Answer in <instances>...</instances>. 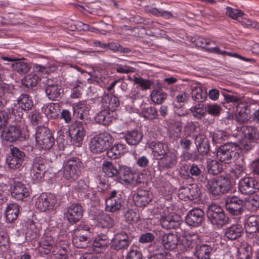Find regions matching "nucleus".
I'll list each match as a JSON object with an SVG mask.
<instances>
[{
	"mask_svg": "<svg viewBox=\"0 0 259 259\" xmlns=\"http://www.w3.org/2000/svg\"><path fill=\"white\" fill-rule=\"evenodd\" d=\"M114 141V138L109 133H100L91 139L89 144L90 150L94 153H101L109 148Z\"/></svg>",
	"mask_w": 259,
	"mask_h": 259,
	"instance_id": "f257e3e1",
	"label": "nucleus"
},
{
	"mask_svg": "<svg viewBox=\"0 0 259 259\" xmlns=\"http://www.w3.org/2000/svg\"><path fill=\"white\" fill-rule=\"evenodd\" d=\"M82 168V163L78 158L73 157L68 159L63 163V177L67 180L73 181L81 174Z\"/></svg>",
	"mask_w": 259,
	"mask_h": 259,
	"instance_id": "f03ea898",
	"label": "nucleus"
},
{
	"mask_svg": "<svg viewBox=\"0 0 259 259\" xmlns=\"http://www.w3.org/2000/svg\"><path fill=\"white\" fill-rule=\"evenodd\" d=\"M206 215L211 223L218 227H222L229 222V218L225 214L223 209L215 203L209 205Z\"/></svg>",
	"mask_w": 259,
	"mask_h": 259,
	"instance_id": "7ed1b4c3",
	"label": "nucleus"
},
{
	"mask_svg": "<svg viewBox=\"0 0 259 259\" xmlns=\"http://www.w3.org/2000/svg\"><path fill=\"white\" fill-rule=\"evenodd\" d=\"M239 146L236 143L228 142L220 146L217 153V158L222 162L230 163L238 153Z\"/></svg>",
	"mask_w": 259,
	"mask_h": 259,
	"instance_id": "20e7f679",
	"label": "nucleus"
},
{
	"mask_svg": "<svg viewBox=\"0 0 259 259\" xmlns=\"http://www.w3.org/2000/svg\"><path fill=\"white\" fill-rule=\"evenodd\" d=\"M35 140L38 147L44 150L51 149L55 143L54 138L50 132L41 126L36 129Z\"/></svg>",
	"mask_w": 259,
	"mask_h": 259,
	"instance_id": "39448f33",
	"label": "nucleus"
},
{
	"mask_svg": "<svg viewBox=\"0 0 259 259\" xmlns=\"http://www.w3.org/2000/svg\"><path fill=\"white\" fill-rule=\"evenodd\" d=\"M26 159L25 153L15 146L10 147V155L7 158V162L9 168L19 169Z\"/></svg>",
	"mask_w": 259,
	"mask_h": 259,
	"instance_id": "423d86ee",
	"label": "nucleus"
},
{
	"mask_svg": "<svg viewBox=\"0 0 259 259\" xmlns=\"http://www.w3.org/2000/svg\"><path fill=\"white\" fill-rule=\"evenodd\" d=\"M238 188L241 194L250 195L259 190V182L254 178L245 176L239 180Z\"/></svg>",
	"mask_w": 259,
	"mask_h": 259,
	"instance_id": "0eeeda50",
	"label": "nucleus"
},
{
	"mask_svg": "<svg viewBox=\"0 0 259 259\" xmlns=\"http://www.w3.org/2000/svg\"><path fill=\"white\" fill-rule=\"evenodd\" d=\"M132 240L133 236L131 233L121 231L114 235L111 240V247L117 251L127 249Z\"/></svg>",
	"mask_w": 259,
	"mask_h": 259,
	"instance_id": "6e6552de",
	"label": "nucleus"
},
{
	"mask_svg": "<svg viewBox=\"0 0 259 259\" xmlns=\"http://www.w3.org/2000/svg\"><path fill=\"white\" fill-rule=\"evenodd\" d=\"M123 203L122 192L113 190L106 200V210L112 213L116 212L122 208Z\"/></svg>",
	"mask_w": 259,
	"mask_h": 259,
	"instance_id": "1a4fd4ad",
	"label": "nucleus"
},
{
	"mask_svg": "<svg viewBox=\"0 0 259 259\" xmlns=\"http://www.w3.org/2000/svg\"><path fill=\"white\" fill-rule=\"evenodd\" d=\"M225 208L232 215L239 216L243 211L244 201L236 196L228 197L225 200Z\"/></svg>",
	"mask_w": 259,
	"mask_h": 259,
	"instance_id": "9d476101",
	"label": "nucleus"
},
{
	"mask_svg": "<svg viewBox=\"0 0 259 259\" xmlns=\"http://www.w3.org/2000/svg\"><path fill=\"white\" fill-rule=\"evenodd\" d=\"M158 161V168L160 170L172 169L178 163V153L176 151H168Z\"/></svg>",
	"mask_w": 259,
	"mask_h": 259,
	"instance_id": "9b49d317",
	"label": "nucleus"
},
{
	"mask_svg": "<svg viewBox=\"0 0 259 259\" xmlns=\"http://www.w3.org/2000/svg\"><path fill=\"white\" fill-rule=\"evenodd\" d=\"M45 160L41 156L36 157L34 160L31 170L32 179L36 183L41 181L46 171Z\"/></svg>",
	"mask_w": 259,
	"mask_h": 259,
	"instance_id": "f8f14e48",
	"label": "nucleus"
},
{
	"mask_svg": "<svg viewBox=\"0 0 259 259\" xmlns=\"http://www.w3.org/2000/svg\"><path fill=\"white\" fill-rule=\"evenodd\" d=\"M83 208L78 203H73L67 207L64 212L67 220L71 224L78 222L83 215Z\"/></svg>",
	"mask_w": 259,
	"mask_h": 259,
	"instance_id": "ddd939ff",
	"label": "nucleus"
},
{
	"mask_svg": "<svg viewBox=\"0 0 259 259\" xmlns=\"http://www.w3.org/2000/svg\"><path fill=\"white\" fill-rule=\"evenodd\" d=\"M182 222L180 215L174 212L162 215L160 218V224L163 229L166 230L176 229L179 228Z\"/></svg>",
	"mask_w": 259,
	"mask_h": 259,
	"instance_id": "4468645a",
	"label": "nucleus"
},
{
	"mask_svg": "<svg viewBox=\"0 0 259 259\" xmlns=\"http://www.w3.org/2000/svg\"><path fill=\"white\" fill-rule=\"evenodd\" d=\"M118 174L120 175L118 181L122 184L135 185L138 183V180L135 179L133 170L126 165H119Z\"/></svg>",
	"mask_w": 259,
	"mask_h": 259,
	"instance_id": "2eb2a0df",
	"label": "nucleus"
},
{
	"mask_svg": "<svg viewBox=\"0 0 259 259\" xmlns=\"http://www.w3.org/2000/svg\"><path fill=\"white\" fill-rule=\"evenodd\" d=\"M204 211L199 208H195L190 210L185 217L186 224L191 227L200 226L204 219Z\"/></svg>",
	"mask_w": 259,
	"mask_h": 259,
	"instance_id": "dca6fc26",
	"label": "nucleus"
},
{
	"mask_svg": "<svg viewBox=\"0 0 259 259\" xmlns=\"http://www.w3.org/2000/svg\"><path fill=\"white\" fill-rule=\"evenodd\" d=\"M91 236L90 231L81 233L79 231H73L72 236V243L77 248H86L91 242Z\"/></svg>",
	"mask_w": 259,
	"mask_h": 259,
	"instance_id": "f3484780",
	"label": "nucleus"
},
{
	"mask_svg": "<svg viewBox=\"0 0 259 259\" xmlns=\"http://www.w3.org/2000/svg\"><path fill=\"white\" fill-rule=\"evenodd\" d=\"M73 115L82 120H86L89 118L90 108L85 101H79L73 104Z\"/></svg>",
	"mask_w": 259,
	"mask_h": 259,
	"instance_id": "a211bd4d",
	"label": "nucleus"
},
{
	"mask_svg": "<svg viewBox=\"0 0 259 259\" xmlns=\"http://www.w3.org/2000/svg\"><path fill=\"white\" fill-rule=\"evenodd\" d=\"M149 148L152 150V154L155 160H159L161 158V157L169 150L166 144L156 141L151 142Z\"/></svg>",
	"mask_w": 259,
	"mask_h": 259,
	"instance_id": "6ab92c4d",
	"label": "nucleus"
},
{
	"mask_svg": "<svg viewBox=\"0 0 259 259\" xmlns=\"http://www.w3.org/2000/svg\"><path fill=\"white\" fill-rule=\"evenodd\" d=\"M200 195L199 189L196 185H190L188 187H184L180 190L179 196L180 199L193 200L199 198Z\"/></svg>",
	"mask_w": 259,
	"mask_h": 259,
	"instance_id": "aec40b11",
	"label": "nucleus"
},
{
	"mask_svg": "<svg viewBox=\"0 0 259 259\" xmlns=\"http://www.w3.org/2000/svg\"><path fill=\"white\" fill-rule=\"evenodd\" d=\"M195 143L198 152L203 155H206L209 152V143L206 137L202 134L193 135Z\"/></svg>",
	"mask_w": 259,
	"mask_h": 259,
	"instance_id": "412c9836",
	"label": "nucleus"
},
{
	"mask_svg": "<svg viewBox=\"0 0 259 259\" xmlns=\"http://www.w3.org/2000/svg\"><path fill=\"white\" fill-rule=\"evenodd\" d=\"M6 139L7 141L13 142L17 140H25L26 136L22 133L19 125H12L9 127L6 132Z\"/></svg>",
	"mask_w": 259,
	"mask_h": 259,
	"instance_id": "4be33fe9",
	"label": "nucleus"
},
{
	"mask_svg": "<svg viewBox=\"0 0 259 259\" xmlns=\"http://www.w3.org/2000/svg\"><path fill=\"white\" fill-rule=\"evenodd\" d=\"M52 80L50 79L47 80V85L45 93L48 98L51 100H58L61 98L63 90L59 87L57 84L51 83Z\"/></svg>",
	"mask_w": 259,
	"mask_h": 259,
	"instance_id": "5701e85b",
	"label": "nucleus"
},
{
	"mask_svg": "<svg viewBox=\"0 0 259 259\" xmlns=\"http://www.w3.org/2000/svg\"><path fill=\"white\" fill-rule=\"evenodd\" d=\"M56 203V200L52 196H47L45 194H41L35 203L37 208L41 211L52 208Z\"/></svg>",
	"mask_w": 259,
	"mask_h": 259,
	"instance_id": "b1692460",
	"label": "nucleus"
},
{
	"mask_svg": "<svg viewBox=\"0 0 259 259\" xmlns=\"http://www.w3.org/2000/svg\"><path fill=\"white\" fill-rule=\"evenodd\" d=\"M101 108L106 109L114 112L118 107L120 102L114 95L107 94L104 96L101 101Z\"/></svg>",
	"mask_w": 259,
	"mask_h": 259,
	"instance_id": "393cba45",
	"label": "nucleus"
},
{
	"mask_svg": "<svg viewBox=\"0 0 259 259\" xmlns=\"http://www.w3.org/2000/svg\"><path fill=\"white\" fill-rule=\"evenodd\" d=\"M115 119V114L114 112L103 108L95 117L96 122L103 125H109Z\"/></svg>",
	"mask_w": 259,
	"mask_h": 259,
	"instance_id": "a878e982",
	"label": "nucleus"
},
{
	"mask_svg": "<svg viewBox=\"0 0 259 259\" xmlns=\"http://www.w3.org/2000/svg\"><path fill=\"white\" fill-rule=\"evenodd\" d=\"M180 242V238L177 234L167 233L161 238V243L164 248L167 250H173L178 246Z\"/></svg>",
	"mask_w": 259,
	"mask_h": 259,
	"instance_id": "bb28decb",
	"label": "nucleus"
},
{
	"mask_svg": "<svg viewBox=\"0 0 259 259\" xmlns=\"http://www.w3.org/2000/svg\"><path fill=\"white\" fill-rule=\"evenodd\" d=\"M71 135H74L72 139L69 140L72 144L76 147H80L83 142V140L85 136V130L84 128L80 125H75L72 126L70 129Z\"/></svg>",
	"mask_w": 259,
	"mask_h": 259,
	"instance_id": "cd10ccee",
	"label": "nucleus"
},
{
	"mask_svg": "<svg viewBox=\"0 0 259 259\" xmlns=\"http://www.w3.org/2000/svg\"><path fill=\"white\" fill-rule=\"evenodd\" d=\"M54 245V240L50 232H46L39 242L38 249L40 252L48 254Z\"/></svg>",
	"mask_w": 259,
	"mask_h": 259,
	"instance_id": "c85d7f7f",
	"label": "nucleus"
},
{
	"mask_svg": "<svg viewBox=\"0 0 259 259\" xmlns=\"http://www.w3.org/2000/svg\"><path fill=\"white\" fill-rule=\"evenodd\" d=\"M28 189L22 182H15L13 184L12 196L15 199L21 200L29 196Z\"/></svg>",
	"mask_w": 259,
	"mask_h": 259,
	"instance_id": "c756f323",
	"label": "nucleus"
},
{
	"mask_svg": "<svg viewBox=\"0 0 259 259\" xmlns=\"http://www.w3.org/2000/svg\"><path fill=\"white\" fill-rule=\"evenodd\" d=\"M109 244V240L106 235H99L93 242L92 248L97 253H102L107 249Z\"/></svg>",
	"mask_w": 259,
	"mask_h": 259,
	"instance_id": "7c9ffc66",
	"label": "nucleus"
},
{
	"mask_svg": "<svg viewBox=\"0 0 259 259\" xmlns=\"http://www.w3.org/2000/svg\"><path fill=\"white\" fill-rule=\"evenodd\" d=\"M133 200L136 206L142 207L147 205L151 201V197L148 191L141 190L134 194Z\"/></svg>",
	"mask_w": 259,
	"mask_h": 259,
	"instance_id": "2f4dec72",
	"label": "nucleus"
},
{
	"mask_svg": "<svg viewBox=\"0 0 259 259\" xmlns=\"http://www.w3.org/2000/svg\"><path fill=\"white\" fill-rule=\"evenodd\" d=\"M244 229L247 234H253L259 230V215L248 217L244 222Z\"/></svg>",
	"mask_w": 259,
	"mask_h": 259,
	"instance_id": "473e14b6",
	"label": "nucleus"
},
{
	"mask_svg": "<svg viewBox=\"0 0 259 259\" xmlns=\"http://www.w3.org/2000/svg\"><path fill=\"white\" fill-rule=\"evenodd\" d=\"M212 250L211 243L202 244L195 247L194 255L198 259H209Z\"/></svg>",
	"mask_w": 259,
	"mask_h": 259,
	"instance_id": "72a5a7b5",
	"label": "nucleus"
},
{
	"mask_svg": "<svg viewBox=\"0 0 259 259\" xmlns=\"http://www.w3.org/2000/svg\"><path fill=\"white\" fill-rule=\"evenodd\" d=\"M42 111L50 118L55 119L59 115L60 112V106L57 103H51L44 105L42 107Z\"/></svg>",
	"mask_w": 259,
	"mask_h": 259,
	"instance_id": "f704fd0d",
	"label": "nucleus"
},
{
	"mask_svg": "<svg viewBox=\"0 0 259 259\" xmlns=\"http://www.w3.org/2000/svg\"><path fill=\"white\" fill-rule=\"evenodd\" d=\"M243 229L240 224H234L225 229V235L229 240H235L240 237Z\"/></svg>",
	"mask_w": 259,
	"mask_h": 259,
	"instance_id": "c9c22d12",
	"label": "nucleus"
},
{
	"mask_svg": "<svg viewBox=\"0 0 259 259\" xmlns=\"http://www.w3.org/2000/svg\"><path fill=\"white\" fill-rule=\"evenodd\" d=\"M17 103L20 109L28 111L33 107V102L31 97L28 94H22L17 99Z\"/></svg>",
	"mask_w": 259,
	"mask_h": 259,
	"instance_id": "e433bc0d",
	"label": "nucleus"
},
{
	"mask_svg": "<svg viewBox=\"0 0 259 259\" xmlns=\"http://www.w3.org/2000/svg\"><path fill=\"white\" fill-rule=\"evenodd\" d=\"M199 240V237L197 235H193L187 236L186 237H183L181 243L179 242L178 246L180 248V249L183 251H188L191 248H193L196 247V243L194 242V241H197Z\"/></svg>",
	"mask_w": 259,
	"mask_h": 259,
	"instance_id": "4c0bfd02",
	"label": "nucleus"
},
{
	"mask_svg": "<svg viewBox=\"0 0 259 259\" xmlns=\"http://www.w3.org/2000/svg\"><path fill=\"white\" fill-rule=\"evenodd\" d=\"M126 151L125 144L119 143L113 146L107 152L109 158L115 159L120 157Z\"/></svg>",
	"mask_w": 259,
	"mask_h": 259,
	"instance_id": "58836bf2",
	"label": "nucleus"
},
{
	"mask_svg": "<svg viewBox=\"0 0 259 259\" xmlns=\"http://www.w3.org/2000/svg\"><path fill=\"white\" fill-rule=\"evenodd\" d=\"M142 133L137 130L128 131L124 135L125 141L130 145H137L142 140Z\"/></svg>",
	"mask_w": 259,
	"mask_h": 259,
	"instance_id": "ea45409f",
	"label": "nucleus"
},
{
	"mask_svg": "<svg viewBox=\"0 0 259 259\" xmlns=\"http://www.w3.org/2000/svg\"><path fill=\"white\" fill-rule=\"evenodd\" d=\"M19 212V206L17 203L9 204L6 210L7 221L10 223L15 221L17 219Z\"/></svg>",
	"mask_w": 259,
	"mask_h": 259,
	"instance_id": "a19ab883",
	"label": "nucleus"
},
{
	"mask_svg": "<svg viewBox=\"0 0 259 259\" xmlns=\"http://www.w3.org/2000/svg\"><path fill=\"white\" fill-rule=\"evenodd\" d=\"M192 99L197 102H203L207 98L206 90L201 87H194L192 89Z\"/></svg>",
	"mask_w": 259,
	"mask_h": 259,
	"instance_id": "79ce46f5",
	"label": "nucleus"
},
{
	"mask_svg": "<svg viewBox=\"0 0 259 259\" xmlns=\"http://www.w3.org/2000/svg\"><path fill=\"white\" fill-rule=\"evenodd\" d=\"M7 110L9 117L14 119L17 122L21 123L23 113V110L20 109L19 106L17 107L15 104L13 107L7 108Z\"/></svg>",
	"mask_w": 259,
	"mask_h": 259,
	"instance_id": "37998d69",
	"label": "nucleus"
},
{
	"mask_svg": "<svg viewBox=\"0 0 259 259\" xmlns=\"http://www.w3.org/2000/svg\"><path fill=\"white\" fill-rule=\"evenodd\" d=\"M246 163L243 157L238 159L236 162L234 168L232 170V174L236 178H239L245 173Z\"/></svg>",
	"mask_w": 259,
	"mask_h": 259,
	"instance_id": "c03bdc74",
	"label": "nucleus"
},
{
	"mask_svg": "<svg viewBox=\"0 0 259 259\" xmlns=\"http://www.w3.org/2000/svg\"><path fill=\"white\" fill-rule=\"evenodd\" d=\"M12 67L13 70L21 74L27 73L30 70L29 64L20 60H16L12 64Z\"/></svg>",
	"mask_w": 259,
	"mask_h": 259,
	"instance_id": "a18cd8bd",
	"label": "nucleus"
},
{
	"mask_svg": "<svg viewBox=\"0 0 259 259\" xmlns=\"http://www.w3.org/2000/svg\"><path fill=\"white\" fill-rule=\"evenodd\" d=\"M206 188L213 199H217L223 194L215 180L208 181Z\"/></svg>",
	"mask_w": 259,
	"mask_h": 259,
	"instance_id": "49530a36",
	"label": "nucleus"
},
{
	"mask_svg": "<svg viewBox=\"0 0 259 259\" xmlns=\"http://www.w3.org/2000/svg\"><path fill=\"white\" fill-rule=\"evenodd\" d=\"M223 194L227 193L231 187V182L228 177L220 176L215 180Z\"/></svg>",
	"mask_w": 259,
	"mask_h": 259,
	"instance_id": "de8ad7c7",
	"label": "nucleus"
},
{
	"mask_svg": "<svg viewBox=\"0 0 259 259\" xmlns=\"http://www.w3.org/2000/svg\"><path fill=\"white\" fill-rule=\"evenodd\" d=\"M242 130L246 139L254 141L259 139V132L254 126H244L242 127Z\"/></svg>",
	"mask_w": 259,
	"mask_h": 259,
	"instance_id": "09e8293b",
	"label": "nucleus"
},
{
	"mask_svg": "<svg viewBox=\"0 0 259 259\" xmlns=\"http://www.w3.org/2000/svg\"><path fill=\"white\" fill-rule=\"evenodd\" d=\"M39 79V78L37 75L31 73L25 76L21 80V82L25 87L33 88L37 84Z\"/></svg>",
	"mask_w": 259,
	"mask_h": 259,
	"instance_id": "8fccbe9b",
	"label": "nucleus"
},
{
	"mask_svg": "<svg viewBox=\"0 0 259 259\" xmlns=\"http://www.w3.org/2000/svg\"><path fill=\"white\" fill-rule=\"evenodd\" d=\"M103 171L108 177H113L119 174V170L109 161H104L102 165Z\"/></svg>",
	"mask_w": 259,
	"mask_h": 259,
	"instance_id": "3c124183",
	"label": "nucleus"
},
{
	"mask_svg": "<svg viewBox=\"0 0 259 259\" xmlns=\"http://www.w3.org/2000/svg\"><path fill=\"white\" fill-rule=\"evenodd\" d=\"M189 171L191 175L193 177L198 178L202 176L201 181L203 183L206 182L207 178L203 176V167L202 166L193 164L190 166Z\"/></svg>",
	"mask_w": 259,
	"mask_h": 259,
	"instance_id": "603ef678",
	"label": "nucleus"
},
{
	"mask_svg": "<svg viewBox=\"0 0 259 259\" xmlns=\"http://www.w3.org/2000/svg\"><path fill=\"white\" fill-rule=\"evenodd\" d=\"M251 246L247 244L241 246L238 250V255L239 259H250L252 255Z\"/></svg>",
	"mask_w": 259,
	"mask_h": 259,
	"instance_id": "864d4df0",
	"label": "nucleus"
},
{
	"mask_svg": "<svg viewBox=\"0 0 259 259\" xmlns=\"http://www.w3.org/2000/svg\"><path fill=\"white\" fill-rule=\"evenodd\" d=\"M141 114L143 117L149 120L157 119L158 116L157 109L151 106L143 108Z\"/></svg>",
	"mask_w": 259,
	"mask_h": 259,
	"instance_id": "5fc2aeb1",
	"label": "nucleus"
},
{
	"mask_svg": "<svg viewBox=\"0 0 259 259\" xmlns=\"http://www.w3.org/2000/svg\"><path fill=\"white\" fill-rule=\"evenodd\" d=\"M224 96L226 101V102L224 103V106L226 108L229 109V110H231V107H230L231 105H229L230 103H232L234 105L237 104V106L239 104H240L242 102V99L241 98L238 97L235 95L224 94Z\"/></svg>",
	"mask_w": 259,
	"mask_h": 259,
	"instance_id": "6e6d98bb",
	"label": "nucleus"
},
{
	"mask_svg": "<svg viewBox=\"0 0 259 259\" xmlns=\"http://www.w3.org/2000/svg\"><path fill=\"white\" fill-rule=\"evenodd\" d=\"M100 225L104 228H111L114 225V219L109 214L103 213L100 217Z\"/></svg>",
	"mask_w": 259,
	"mask_h": 259,
	"instance_id": "4d7b16f0",
	"label": "nucleus"
},
{
	"mask_svg": "<svg viewBox=\"0 0 259 259\" xmlns=\"http://www.w3.org/2000/svg\"><path fill=\"white\" fill-rule=\"evenodd\" d=\"M147 13H151L156 16H161L165 18L168 19L172 17L171 13L168 11L162 10H158L156 8L147 7L146 8Z\"/></svg>",
	"mask_w": 259,
	"mask_h": 259,
	"instance_id": "13d9d810",
	"label": "nucleus"
},
{
	"mask_svg": "<svg viewBox=\"0 0 259 259\" xmlns=\"http://www.w3.org/2000/svg\"><path fill=\"white\" fill-rule=\"evenodd\" d=\"M226 13L230 18L237 20L239 22L242 20V17L244 15V13L241 10L229 7L226 8Z\"/></svg>",
	"mask_w": 259,
	"mask_h": 259,
	"instance_id": "bf43d9fd",
	"label": "nucleus"
},
{
	"mask_svg": "<svg viewBox=\"0 0 259 259\" xmlns=\"http://www.w3.org/2000/svg\"><path fill=\"white\" fill-rule=\"evenodd\" d=\"M182 129V123L181 121L177 120L172 123L170 129L171 136L175 138H179L181 137Z\"/></svg>",
	"mask_w": 259,
	"mask_h": 259,
	"instance_id": "052dcab7",
	"label": "nucleus"
},
{
	"mask_svg": "<svg viewBox=\"0 0 259 259\" xmlns=\"http://www.w3.org/2000/svg\"><path fill=\"white\" fill-rule=\"evenodd\" d=\"M208 172L212 175H217L222 171V167L219 162L211 160L207 163Z\"/></svg>",
	"mask_w": 259,
	"mask_h": 259,
	"instance_id": "680f3d73",
	"label": "nucleus"
},
{
	"mask_svg": "<svg viewBox=\"0 0 259 259\" xmlns=\"http://www.w3.org/2000/svg\"><path fill=\"white\" fill-rule=\"evenodd\" d=\"M71 128L68 125L61 126L58 132L57 141L62 142L63 140H64L65 137L68 138V139H72Z\"/></svg>",
	"mask_w": 259,
	"mask_h": 259,
	"instance_id": "e2e57ef3",
	"label": "nucleus"
},
{
	"mask_svg": "<svg viewBox=\"0 0 259 259\" xmlns=\"http://www.w3.org/2000/svg\"><path fill=\"white\" fill-rule=\"evenodd\" d=\"M230 135L223 131H218L212 136V141L215 143H222L228 140Z\"/></svg>",
	"mask_w": 259,
	"mask_h": 259,
	"instance_id": "0e129e2a",
	"label": "nucleus"
},
{
	"mask_svg": "<svg viewBox=\"0 0 259 259\" xmlns=\"http://www.w3.org/2000/svg\"><path fill=\"white\" fill-rule=\"evenodd\" d=\"M126 221L129 223H137L140 218L139 214L133 209H129L124 214Z\"/></svg>",
	"mask_w": 259,
	"mask_h": 259,
	"instance_id": "69168bd1",
	"label": "nucleus"
},
{
	"mask_svg": "<svg viewBox=\"0 0 259 259\" xmlns=\"http://www.w3.org/2000/svg\"><path fill=\"white\" fill-rule=\"evenodd\" d=\"M151 98L154 103L160 104L166 98V94L160 91H153L151 94Z\"/></svg>",
	"mask_w": 259,
	"mask_h": 259,
	"instance_id": "338daca9",
	"label": "nucleus"
},
{
	"mask_svg": "<svg viewBox=\"0 0 259 259\" xmlns=\"http://www.w3.org/2000/svg\"><path fill=\"white\" fill-rule=\"evenodd\" d=\"M190 110L193 116L197 119L201 118L204 116L205 114V110H204L202 104H198L192 107Z\"/></svg>",
	"mask_w": 259,
	"mask_h": 259,
	"instance_id": "774afa93",
	"label": "nucleus"
}]
</instances>
